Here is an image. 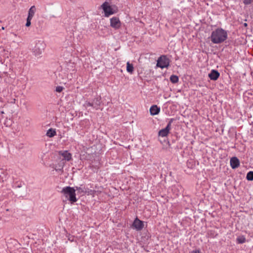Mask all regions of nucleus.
Instances as JSON below:
<instances>
[{"label":"nucleus","instance_id":"21","mask_svg":"<svg viewBox=\"0 0 253 253\" xmlns=\"http://www.w3.org/2000/svg\"><path fill=\"white\" fill-rule=\"evenodd\" d=\"M22 185H23V183L21 181H17V182H15L12 187L13 188H20L22 186Z\"/></svg>","mask_w":253,"mask_h":253},{"label":"nucleus","instance_id":"22","mask_svg":"<svg viewBox=\"0 0 253 253\" xmlns=\"http://www.w3.org/2000/svg\"><path fill=\"white\" fill-rule=\"evenodd\" d=\"M32 19V18H29V17H27V21H26V26L27 27H29L31 25V20Z\"/></svg>","mask_w":253,"mask_h":253},{"label":"nucleus","instance_id":"30","mask_svg":"<svg viewBox=\"0 0 253 253\" xmlns=\"http://www.w3.org/2000/svg\"><path fill=\"white\" fill-rule=\"evenodd\" d=\"M12 34H13L15 37L17 36V35H16V34H15V33H12Z\"/></svg>","mask_w":253,"mask_h":253},{"label":"nucleus","instance_id":"18","mask_svg":"<svg viewBox=\"0 0 253 253\" xmlns=\"http://www.w3.org/2000/svg\"><path fill=\"white\" fill-rule=\"evenodd\" d=\"M236 241L238 244H243L246 242V238L244 236H239L237 237Z\"/></svg>","mask_w":253,"mask_h":253},{"label":"nucleus","instance_id":"2","mask_svg":"<svg viewBox=\"0 0 253 253\" xmlns=\"http://www.w3.org/2000/svg\"><path fill=\"white\" fill-rule=\"evenodd\" d=\"M101 6L104 12L105 17H109L111 15L116 13L118 11L117 7L116 6H111L107 1L104 2Z\"/></svg>","mask_w":253,"mask_h":253},{"label":"nucleus","instance_id":"27","mask_svg":"<svg viewBox=\"0 0 253 253\" xmlns=\"http://www.w3.org/2000/svg\"><path fill=\"white\" fill-rule=\"evenodd\" d=\"M57 188L59 189V190H57L59 192H60L61 193L63 192V188H59V187Z\"/></svg>","mask_w":253,"mask_h":253},{"label":"nucleus","instance_id":"11","mask_svg":"<svg viewBox=\"0 0 253 253\" xmlns=\"http://www.w3.org/2000/svg\"><path fill=\"white\" fill-rule=\"evenodd\" d=\"M230 166L233 169H235L238 168L240 166V161L239 159L236 157L231 158L230 161Z\"/></svg>","mask_w":253,"mask_h":253},{"label":"nucleus","instance_id":"10","mask_svg":"<svg viewBox=\"0 0 253 253\" xmlns=\"http://www.w3.org/2000/svg\"><path fill=\"white\" fill-rule=\"evenodd\" d=\"M132 226L136 230L140 231L144 227L143 222L139 220L138 218H136L133 221Z\"/></svg>","mask_w":253,"mask_h":253},{"label":"nucleus","instance_id":"20","mask_svg":"<svg viewBox=\"0 0 253 253\" xmlns=\"http://www.w3.org/2000/svg\"><path fill=\"white\" fill-rule=\"evenodd\" d=\"M246 178L248 180H253V171H249L247 174Z\"/></svg>","mask_w":253,"mask_h":253},{"label":"nucleus","instance_id":"4","mask_svg":"<svg viewBox=\"0 0 253 253\" xmlns=\"http://www.w3.org/2000/svg\"><path fill=\"white\" fill-rule=\"evenodd\" d=\"M46 47V44L42 40L36 42L35 46L33 48V52L36 56L41 55Z\"/></svg>","mask_w":253,"mask_h":253},{"label":"nucleus","instance_id":"29","mask_svg":"<svg viewBox=\"0 0 253 253\" xmlns=\"http://www.w3.org/2000/svg\"><path fill=\"white\" fill-rule=\"evenodd\" d=\"M243 25L245 27H247L248 26V24L247 23H244Z\"/></svg>","mask_w":253,"mask_h":253},{"label":"nucleus","instance_id":"13","mask_svg":"<svg viewBox=\"0 0 253 253\" xmlns=\"http://www.w3.org/2000/svg\"><path fill=\"white\" fill-rule=\"evenodd\" d=\"M160 112V108L157 105H152L150 108V114L152 116L158 115Z\"/></svg>","mask_w":253,"mask_h":253},{"label":"nucleus","instance_id":"25","mask_svg":"<svg viewBox=\"0 0 253 253\" xmlns=\"http://www.w3.org/2000/svg\"><path fill=\"white\" fill-rule=\"evenodd\" d=\"M252 0H244L243 2L245 5H249L252 2Z\"/></svg>","mask_w":253,"mask_h":253},{"label":"nucleus","instance_id":"15","mask_svg":"<svg viewBox=\"0 0 253 253\" xmlns=\"http://www.w3.org/2000/svg\"><path fill=\"white\" fill-rule=\"evenodd\" d=\"M56 134L55 129L49 128L46 132V135L49 137H52Z\"/></svg>","mask_w":253,"mask_h":253},{"label":"nucleus","instance_id":"19","mask_svg":"<svg viewBox=\"0 0 253 253\" xmlns=\"http://www.w3.org/2000/svg\"><path fill=\"white\" fill-rule=\"evenodd\" d=\"M72 158V155L67 151H64V160L69 161Z\"/></svg>","mask_w":253,"mask_h":253},{"label":"nucleus","instance_id":"31","mask_svg":"<svg viewBox=\"0 0 253 253\" xmlns=\"http://www.w3.org/2000/svg\"><path fill=\"white\" fill-rule=\"evenodd\" d=\"M2 30H4V27H2Z\"/></svg>","mask_w":253,"mask_h":253},{"label":"nucleus","instance_id":"3","mask_svg":"<svg viewBox=\"0 0 253 253\" xmlns=\"http://www.w3.org/2000/svg\"><path fill=\"white\" fill-rule=\"evenodd\" d=\"M64 194L66 195V197L71 204L74 203L77 201L75 190L73 187H66L64 188Z\"/></svg>","mask_w":253,"mask_h":253},{"label":"nucleus","instance_id":"28","mask_svg":"<svg viewBox=\"0 0 253 253\" xmlns=\"http://www.w3.org/2000/svg\"><path fill=\"white\" fill-rule=\"evenodd\" d=\"M192 253H201V252L199 250H195L193 251Z\"/></svg>","mask_w":253,"mask_h":253},{"label":"nucleus","instance_id":"17","mask_svg":"<svg viewBox=\"0 0 253 253\" xmlns=\"http://www.w3.org/2000/svg\"><path fill=\"white\" fill-rule=\"evenodd\" d=\"M178 77L176 75H171L170 77V81L171 83L175 84L178 82Z\"/></svg>","mask_w":253,"mask_h":253},{"label":"nucleus","instance_id":"14","mask_svg":"<svg viewBox=\"0 0 253 253\" xmlns=\"http://www.w3.org/2000/svg\"><path fill=\"white\" fill-rule=\"evenodd\" d=\"M36 10V9L35 6H31L28 11V17L33 18L35 13Z\"/></svg>","mask_w":253,"mask_h":253},{"label":"nucleus","instance_id":"26","mask_svg":"<svg viewBox=\"0 0 253 253\" xmlns=\"http://www.w3.org/2000/svg\"><path fill=\"white\" fill-rule=\"evenodd\" d=\"M95 192V191L94 190H88L87 191V194L88 195H93L94 193Z\"/></svg>","mask_w":253,"mask_h":253},{"label":"nucleus","instance_id":"5","mask_svg":"<svg viewBox=\"0 0 253 253\" xmlns=\"http://www.w3.org/2000/svg\"><path fill=\"white\" fill-rule=\"evenodd\" d=\"M169 64V59L166 55H162L158 59L157 66L161 69L168 68Z\"/></svg>","mask_w":253,"mask_h":253},{"label":"nucleus","instance_id":"9","mask_svg":"<svg viewBox=\"0 0 253 253\" xmlns=\"http://www.w3.org/2000/svg\"><path fill=\"white\" fill-rule=\"evenodd\" d=\"M110 26L115 30L119 29L121 26V22L118 17H113L110 19Z\"/></svg>","mask_w":253,"mask_h":253},{"label":"nucleus","instance_id":"6","mask_svg":"<svg viewBox=\"0 0 253 253\" xmlns=\"http://www.w3.org/2000/svg\"><path fill=\"white\" fill-rule=\"evenodd\" d=\"M58 155L60 156L59 162L57 164H55L54 170L61 174L63 173L62 169H63V152L60 151Z\"/></svg>","mask_w":253,"mask_h":253},{"label":"nucleus","instance_id":"7","mask_svg":"<svg viewBox=\"0 0 253 253\" xmlns=\"http://www.w3.org/2000/svg\"><path fill=\"white\" fill-rule=\"evenodd\" d=\"M101 104V97H98L94 98L92 102H86L84 104V106L86 108H88L89 107H92L96 110H98L99 109L100 106Z\"/></svg>","mask_w":253,"mask_h":253},{"label":"nucleus","instance_id":"12","mask_svg":"<svg viewBox=\"0 0 253 253\" xmlns=\"http://www.w3.org/2000/svg\"><path fill=\"white\" fill-rule=\"evenodd\" d=\"M220 76L219 73L215 70H212L210 73L209 74L208 76L211 80L216 81L218 79Z\"/></svg>","mask_w":253,"mask_h":253},{"label":"nucleus","instance_id":"1","mask_svg":"<svg viewBox=\"0 0 253 253\" xmlns=\"http://www.w3.org/2000/svg\"><path fill=\"white\" fill-rule=\"evenodd\" d=\"M228 38L227 31L221 28H218L213 30L210 37L211 41L213 43L219 44L223 42Z\"/></svg>","mask_w":253,"mask_h":253},{"label":"nucleus","instance_id":"8","mask_svg":"<svg viewBox=\"0 0 253 253\" xmlns=\"http://www.w3.org/2000/svg\"><path fill=\"white\" fill-rule=\"evenodd\" d=\"M173 119H171L170 121L169 122L167 126H166V127L165 128H163L159 131V136H161L162 137H165L168 135V134L169 132V130L170 129L171 125L173 122Z\"/></svg>","mask_w":253,"mask_h":253},{"label":"nucleus","instance_id":"16","mask_svg":"<svg viewBox=\"0 0 253 253\" xmlns=\"http://www.w3.org/2000/svg\"><path fill=\"white\" fill-rule=\"evenodd\" d=\"M126 71L127 72L132 74L134 71L133 66L132 64L127 62L126 63Z\"/></svg>","mask_w":253,"mask_h":253},{"label":"nucleus","instance_id":"24","mask_svg":"<svg viewBox=\"0 0 253 253\" xmlns=\"http://www.w3.org/2000/svg\"><path fill=\"white\" fill-rule=\"evenodd\" d=\"M76 189L78 190H80L81 192H83L84 193H87V191L85 190V189L84 188V189H83L81 187H76Z\"/></svg>","mask_w":253,"mask_h":253},{"label":"nucleus","instance_id":"23","mask_svg":"<svg viewBox=\"0 0 253 253\" xmlns=\"http://www.w3.org/2000/svg\"><path fill=\"white\" fill-rule=\"evenodd\" d=\"M63 89V87L61 86H57L56 87V91L58 92H61Z\"/></svg>","mask_w":253,"mask_h":253}]
</instances>
